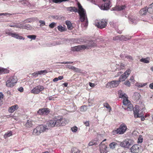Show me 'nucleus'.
I'll return each mask as SVG.
<instances>
[{
  "mask_svg": "<svg viewBox=\"0 0 153 153\" xmlns=\"http://www.w3.org/2000/svg\"><path fill=\"white\" fill-rule=\"evenodd\" d=\"M67 121L65 119L60 116H56L54 119L48 121L46 123L49 129L55 126H60L65 125L67 123Z\"/></svg>",
  "mask_w": 153,
  "mask_h": 153,
  "instance_id": "1",
  "label": "nucleus"
},
{
  "mask_svg": "<svg viewBox=\"0 0 153 153\" xmlns=\"http://www.w3.org/2000/svg\"><path fill=\"white\" fill-rule=\"evenodd\" d=\"M77 5L78 10L75 7H69L67 8L68 10L75 12H78L80 16V20L81 22H83L85 20L87 21V18L86 12L85 10L82 8L80 4L78 3Z\"/></svg>",
  "mask_w": 153,
  "mask_h": 153,
  "instance_id": "2",
  "label": "nucleus"
},
{
  "mask_svg": "<svg viewBox=\"0 0 153 153\" xmlns=\"http://www.w3.org/2000/svg\"><path fill=\"white\" fill-rule=\"evenodd\" d=\"M118 94L119 97L123 99V108L127 111H131L133 110V106L128 100L127 95L121 90L119 91Z\"/></svg>",
  "mask_w": 153,
  "mask_h": 153,
  "instance_id": "3",
  "label": "nucleus"
},
{
  "mask_svg": "<svg viewBox=\"0 0 153 153\" xmlns=\"http://www.w3.org/2000/svg\"><path fill=\"white\" fill-rule=\"evenodd\" d=\"M49 130L47 125H41L37 126L33 131V134L35 136H39L41 133L46 132Z\"/></svg>",
  "mask_w": 153,
  "mask_h": 153,
  "instance_id": "4",
  "label": "nucleus"
},
{
  "mask_svg": "<svg viewBox=\"0 0 153 153\" xmlns=\"http://www.w3.org/2000/svg\"><path fill=\"white\" fill-rule=\"evenodd\" d=\"M127 129L126 125L124 123H122L116 130L113 131V134H123L126 132Z\"/></svg>",
  "mask_w": 153,
  "mask_h": 153,
  "instance_id": "5",
  "label": "nucleus"
},
{
  "mask_svg": "<svg viewBox=\"0 0 153 153\" xmlns=\"http://www.w3.org/2000/svg\"><path fill=\"white\" fill-rule=\"evenodd\" d=\"M107 24V21L105 19L97 20L95 21L94 25L98 28L102 29L105 27Z\"/></svg>",
  "mask_w": 153,
  "mask_h": 153,
  "instance_id": "6",
  "label": "nucleus"
},
{
  "mask_svg": "<svg viewBox=\"0 0 153 153\" xmlns=\"http://www.w3.org/2000/svg\"><path fill=\"white\" fill-rule=\"evenodd\" d=\"M133 141L131 139H126L122 142H120V146L126 148H128L129 147L133 144Z\"/></svg>",
  "mask_w": 153,
  "mask_h": 153,
  "instance_id": "7",
  "label": "nucleus"
},
{
  "mask_svg": "<svg viewBox=\"0 0 153 153\" xmlns=\"http://www.w3.org/2000/svg\"><path fill=\"white\" fill-rule=\"evenodd\" d=\"M44 89V87L43 86L38 85L34 88L33 89L31 90V92L33 94H37L39 93Z\"/></svg>",
  "mask_w": 153,
  "mask_h": 153,
  "instance_id": "8",
  "label": "nucleus"
},
{
  "mask_svg": "<svg viewBox=\"0 0 153 153\" xmlns=\"http://www.w3.org/2000/svg\"><path fill=\"white\" fill-rule=\"evenodd\" d=\"M120 83V82L119 81H113L110 82L108 83L106 86L107 88H114L117 87Z\"/></svg>",
  "mask_w": 153,
  "mask_h": 153,
  "instance_id": "9",
  "label": "nucleus"
},
{
  "mask_svg": "<svg viewBox=\"0 0 153 153\" xmlns=\"http://www.w3.org/2000/svg\"><path fill=\"white\" fill-rule=\"evenodd\" d=\"M141 146L139 145H133L130 148V150L132 153H138L140 151Z\"/></svg>",
  "mask_w": 153,
  "mask_h": 153,
  "instance_id": "10",
  "label": "nucleus"
},
{
  "mask_svg": "<svg viewBox=\"0 0 153 153\" xmlns=\"http://www.w3.org/2000/svg\"><path fill=\"white\" fill-rule=\"evenodd\" d=\"M133 110L134 111V114L135 117L138 118L141 117L143 116L142 113H139V107L136 106L134 108H133Z\"/></svg>",
  "mask_w": 153,
  "mask_h": 153,
  "instance_id": "11",
  "label": "nucleus"
},
{
  "mask_svg": "<svg viewBox=\"0 0 153 153\" xmlns=\"http://www.w3.org/2000/svg\"><path fill=\"white\" fill-rule=\"evenodd\" d=\"M50 112L49 109L47 108H43L39 109L37 111V113L40 115H46Z\"/></svg>",
  "mask_w": 153,
  "mask_h": 153,
  "instance_id": "12",
  "label": "nucleus"
},
{
  "mask_svg": "<svg viewBox=\"0 0 153 153\" xmlns=\"http://www.w3.org/2000/svg\"><path fill=\"white\" fill-rule=\"evenodd\" d=\"M99 146L101 153H107V146L105 144L102 143V142L100 144Z\"/></svg>",
  "mask_w": 153,
  "mask_h": 153,
  "instance_id": "13",
  "label": "nucleus"
},
{
  "mask_svg": "<svg viewBox=\"0 0 153 153\" xmlns=\"http://www.w3.org/2000/svg\"><path fill=\"white\" fill-rule=\"evenodd\" d=\"M18 81L17 77L16 76L10 77V88L15 86Z\"/></svg>",
  "mask_w": 153,
  "mask_h": 153,
  "instance_id": "14",
  "label": "nucleus"
},
{
  "mask_svg": "<svg viewBox=\"0 0 153 153\" xmlns=\"http://www.w3.org/2000/svg\"><path fill=\"white\" fill-rule=\"evenodd\" d=\"M48 72L46 70L38 71L36 72L32 73L31 74L34 77H37L39 75L46 74Z\"/></svg>",
  "mask_w": 153,
  "mask_h": 153,
  "instance_id": "15",
  "label": "nucleus"
},
{
  "mask_svg": "<svg viewBox=\"0 0 153 153\" xmlns=\"http://www.w3.org/2000/svg\"><path fill=\"white\" fill-rule=\"evenodd\" d=\"M66 67L70 69H71L73 71L78 72H80L81 70L77 68H76L74 66H71L70 65H66Z\"/></svg>",
  "mask_w": 153,
  "mask_h": 153,
  "instance_id": "16",
  "label": "nucleus"
},
{
  "mask_svg": "<svg viewBox=\"0 0 153 153\" xmlns=\"http://www.w3.org/2000/svg\"><path fill=\"white\" fill-rule=\"evenodd\" d=\"M86 49H89L96 45V43L92 41H90L88 44L85 45Z\"/></svg>",
  "mask_w": 153,
  "mask_h": 153,
  "instance_id": "17",
  "label": "nucleus"
},
{
  "mask_svg": "<svg viewBox=\"0 0 153 153\" xmlns=\"http://www.w3.org/2000/svg\"><path fill=\"white\" fill-rule=\"evenodd\" d=\"M126 7L125 5L117 6L112 8L113 10L121 11L125 9Z\"/></svg>",
  "mask_w": 153,
  "mask_h": 153,
  "instance_id": "18",
  "label": "nucleus"
},
{
  "mask_svg": "<svg viewBox=\"0 0 153 153\" xmlns=\"http://www.w3.org/2000/svg\"><path fill=\"white\" fill-rule=\"evenodd\" d=\"M10 36H11L12 37H14L16 39H19L24 40L25 38L22 36H19L18 34H16V33H10Z\"/></svg>",
  "mask_w": 153,
  "mask_h": 153,
  "instance_id": "19",
  "label": "nucleus"
},
{
  "mask_svg": "<svg viewBox=\"0 0 153 153\" xmlns=\"http://www.w3.org/2000/svg\"><path fill=\"white\" fill-rule=\"evenodd\" d=\"M147 12H148V7H146L145 8H143L140 10V13L142 15H145Z\"/></svg>",
  "mask_w": 153,
  "mask_h": 153,
  "instance_id": "20",
  "label": "nucleus"
},
{
  "mask_svg": "<svg viewBox=\"0 0 153 153\" xmlns=\"http://www.w3.org/2000/svg\"><path fill=\"white\" fill-rule=\"evenodd\" d=\"M9 72V70L6 68L0 67V75L6 74Z\"/></svg>",
  "mask_w": 153,
  "mask_h": 153,
  "instance_id": "21",
  "label": "nucleus"
},
{
  "mask_svg": "<svg viewBox=\"0 0 153 153\" xmlns=\"http://www.w3.org/2000/svg\"><path fill=\"white\" fill-rule=\"evenodd\" d=\"M140 97V94L138 92H135L133 96V99L136 100H138Z\"/></svg>",
  "mask_w": 153,
  "mask_h": 153,
  "instance_id": "22",
  "label": "nucleus"
},
{
  "mask_svg": "<svg viewBox=\"0 0 153 153\" xmlns=\"http://www.w3.org/2000/svg\"><path fill=\"white\" fill-rule=\"evenodd\" d=\"M20 28L23 29H26L27 30H30L31 29V27L29 25H23L22 24H20Z\"/></svg>",
  "mask_w": 153,
  "mask_h": 153,
  "instance_id": "23",
  "label": "nucleus"
},
{
  "mask_svg": "<svg viewBox=\"0 0 153 153\" xmlns=\"http://www.w3.org/2000/svg\"><path fill=\"white\" fill-rule=\"evenodd\" d=\"M25 126L27 128H30L32 126V122L30 120H28L25 124Z\"/></svg>",
  "mask_w": 153,
  "mask_h": 153,
  "instance_id": "24",
  "label": "nucleus"
},
{
  "mask_svg": "<svg viewBox=\"0 0 153 153\" xmlns=\"http://www.w3.org/2000/svg\"><path fill=\"white\" fill-rule=\"evenodd\" d=\"M105 2L104 5V6L105 10H106L111 7V6H110L111 2V1H108Z\"/></svg>",
  "mask_w": 153,
  "mask_h": 153,
  "instance_id": "25",
  "label": "nucleus"
},
{
  "mask_svg": "<svg viewBox=\"0 0 153 153\" xmlns=\"http://www.w3.org/2000/svg\"><path fill=\"white\" fill-rule=\"evenodd\" d=\"M86 47L85 45H80L78 46H76V51H78L81 50H84L86 49Z\"/></svg>",
  "mask_w": 153,
  "mask_h": 153,
  "instance_id": "26",
  "label": "nucleus"
},
{
  "mask_svg": "<svg viewBox=\"0 0 153 153\" xmlns=\"http://www.w3.org/2000/svg\"><path fill=\"white\" fill-rule=\"evenodd\" d=\"M18 106L17 105H15L10 107V112L13 113L15 110L18 108Z\"/></svg>",
  "mask_w": 153,
  "mask_h": 153,
  "instance_id": "27",
  "label": "nucleus"
},
{
  "mask_svg": "<svg viewBox=\"0 0 153 153\" xmlns=\"http://www.w3.org/2000/svg\"><path fill=\"white\" fill-rule=\"evenodd\" d=\"M129 20L131 22L134 24H136L138 22V20L137 18H129Z\"/></svg>",
  "mask_w": 153,
  "mask_h": 153,
  "instance_id": "28",
  "label": "nucleus"
},
{
  "mask_svg": "<svg viewBox=\"0 0 153 153\" xmlns=\"http://www.w3.org/2000/svg\"><path fill=\"white\" fill-rule=\"evenodd\" d=\"M148 12L150 14L153 13V3L151 4L148 7Z\"/></svg>",
  "mask_w": 153,
  "mask_h": 153,
  "instance_id": "29",
  "label": "nucleus"
},
{
  "mask_svg": "<svg viewBox=\"0 0 153 153\" xmlns=\"http://www.w3.org/2000/svg\"><path fill=\"white\" fill-rule=\"evenodd\" d=\"M20 24L21 23H14L13 24H10V27H17L20 28Z\"/></svg>",
  "mask_w": 153,
  "mask_h": 153,
  "instance_id": "30",
  "label": "nucleus"
},
{
  "mask_svg": "<svg viewBox=\"0 0 153 153\" xmlns=\"http://www.w3.org/2000/svg\"><path fill=\"white\" fill-rule=\"evenodd\" d=\"M120 40L124 41H126L130 39V38H127V36H123L120 35Z\"/></svg>",
  "mask_w": 153,
  "mask_h": 153,
  "instance_id": "31",
  "label": "nucleus"
},
{
  "mask_svg": "<svg viewBox=\"0 0 153 153\" xmlns=\"http://www.w3.org/2000/svg\"><path fill=\"white\" fill-rule=\"evenodd\" d=\"M117 145L116 143L115 142H112L109 145V147L111 149H114L116 147V146Z\"/></svg>",
  "mask_w": 153,
  "mask_h": 153,
  "instance_id": "32",
  "label": "nucleus"
},
{
  "mask_svg": "<svg viewBox=\"0 0 153 153\" xmlns=\"http://www.w3.org/2000/svg\"><path fill=\"white\" fill-rule=\"evenodd\" d=\"M71 152V153H80V151L76 148H73L72 149Z\"/></svg>",
  "mask_w": 153,
  "mask_h": 153,
  "instance_id": "33",
  "label": "nucleus"
},
{
  "mask_svg": "<svg viewBox=\"0 0 153 153\" xmlns=\"http://www.w3.org/2000/svg\"><path fill=\"white\" fill-rule=\"evenodd\" d=\"M140 61L144 63H148L149 62V58L147 57L145 58H142L140 60Z\"/></svg>",
  "mask_w": 153,
  "mask_h": 153,
  "instance_id": "34",
  "label": "nucleus"
},
{
  "mask_svg": "<svg viewBox=\"0 0 153 153\" xmlns=\"http://www.w3.org/2000/svg\"><path fill=\"white\" fill-rule=\"evenodd\" d=\"M146 84V83H139L137 82L135 83V85L136 86L138 87H142L145 86Z\"/></svg>",
  "mask_w": 153,
  "mask_h": 153,
  "instance_id": "35",
  "label": "nucleus"
},
{
  "mask_svg": "<svg viewBox=\"0 0 153 153\" xmlns=\"http://www.w3.org/2000/svg\"><path fill=\"white\" fill-rule=\"evenodd\" d=\"M66 24L67 25L68 28V29L71 30L72 29V24L70 21H66Z\"/></svg>",
  "mask_w": 153,
  "mask_h": 153,
  "instance_id": "36",
  "label": "nucleus"
},
{
  "mask_svg": "<svg viewBox=\"0 0 153 153\" xmlns=\"http://www.w3.org/2000/svg\"><path fill=\"white\" fill-rule=\"evenodd\" d=\"M127 78L123 74L119 78V80H118L120 82L121 81H124Z\"/></svg>",
  "mask_w": 153,
  "mask_h": 153,
  "instance_id": "37",
  "label": "nucleus"
},
{
  "mask_svg": "<svg viewBox=\"0 0 153 153\" xmlns=\"http://www.w3.org/2000/svg\"><path fill=\"white\" fill-rule=\"evenodd\" d=\"M131 71L130 69H128L123 74L125 75L127 78L130 74Z\"/></svg>",
  "mask_w": 153,
  "mask_h": 153,
  "instance_id": "38",
  "label": "nucleus"
},
{
  "mask_svg": "<svg viewBox=\"0 0 153 153\" xmlns=\"http://www.w3.org/2000/svg\"><path fill=\"white\" fill-rule=\"evenodd\" d=\"M117 66L116 67L119 69H123L125 67V65L123 63L120 64V65H117Z\"/></svg>",
  "mask_w": 153,
  "mask_h": 153,
  "instance_id": "39",
  "label": "nucleus"
},
{
  "mask_svg": "<svg viewBox=\"0 0 153 153\" xmlns=\"http://www.w3.org/2000/svg\"><path fill=\"white\" fill-rule=\"evenodd\" d=\"M57 29L59 31L61 32H62L65 30V28L62 27L61 25L58 26Z\"/></svg>",
  "mask_w": 153,
  "mask_h": 153,
  "instance_id": "40",
  "label": "nucleus"
},
{
  "mask_svg": "<svg viewBox=\"0 0 153 153\" xmlns=\"http://www.w3.org/2000/svg\"><path fill=\"white\" fill-rule=\"evenodd\" d=\"M28 38L32 40H35L36 37V36L35 35H29L27 36Z\"/></svg>",
  "mask_w": 153,
  "mask_h": 153,
  "instance_id": "41",
  "label": "nucleus"
},
{
  "mask_svg": "<svg viewBox=\"0 0 153 153\" xmlns=\"http://www.w3.org/2000/svg\"><path fill=\"white\" fill-rule=\"evenodd\" d=\"M125 58H126L130 61H131L133 60L132 57L130 56L125 55Z\"/></svg>",
  "mask_w": 153,
  "mask_h": 153,
  "instance_id": "42",
  "label": "nucleus"
},
{
  "mask_svg": "<svg viewBox=\"0 0 153 153\" xmlns=\"http://www.w3.org/2000/svg\"><path fill=\"white\" fill-rule=\"evenodd\" d=\"M78 128L76 126H74L71 128V130L73 132H76L77 131Z\"/></svg>",
  "mask_w": 153,
  "mask_h": 153,
  "instance_id": "43",
  "label": "nucleus"
},
{
  "mask_svg": "<svg viewBox=\"0 0 153 153\" xmlns=\"http://www.w3.org/2000/svg\"><path fill=\"white\" fill-rule=\"evenodd\" d=\"M104 107H105L106 108L109 109L110 110V111L111 110V108L109 105L107 103H105L104 105Z\"/></svg>",
  "mask_w": 153,
  "mask_h": 153,
  "instance_id": "44",
  "label": "nucleus"
},
{
  "mask_svg": "<svg viewBox=\"0 0 153 153\" xmlns=\"http://www.w3.org/2000/svg\"><path fill=\"white\" fill-rule=\"evenodd\" d=\"M124 84L126 85L128 87H130L131 86L130 83L128 80H126L124 83Z\"/></svg>",
  "mask_w": 153,
  "mask_h": 153,
  "instance_id": "45",
  "label": "nucleus"
},
{
  "mask_svg": "<svg viewBox=\"0 0 153 153\" xmlns=\"http://www.w3.org/2000/svg\"><path fill=\"white\" fill-rule=\"evenodd\" d=\"M39 22L40 23V26L42 27L45 25V21L40 20Z\"/></svg>",
  "mask_w": 153,
  "mask_h": 153,
  "instance_id": "46",
  "label": "nucleus"
},
{
  "mask_svg": "<svg viewBox=\"0 0 153 153\" xmlns=\"http://www.w3.org/2000/svg\"><path fill=\"white\" fill-rule=\"evenodd\" d=\"M113 39L114 41L120 40V35L114 37L113 38Z\"/></svg>",
  "mask_w": 153,
  "mask_h": 153,
  "instance_id": "47",
  "label": "nucleus"
},
{
  "mask_svg": "<svg viewBox=\"0 0 153 153\" xmlns=\"http://www.w3.org/2000/svg\"><path fill=\"white\" fill-rule=\"evenodd\" d=\"M97 144L96 143L94 142H90L88 145L89 146H91L93 145H95Z\"/></svg>",
  "mask_w": 153,
  "mask_h": 153,
  "instance_id": "48",
  "label": "nucleus"
},
{
  "mask_svg": "<svg viewBox=\"0 0 153 153\" xmlns=\"http://www.w3.org/2000/svg\"><path fill=\"white\" fill-rule=\"evenodd\" d=\"M129 80L131 81V82L133 84L135 82V80L134 79V78L133 76H131L130 77Z\"/></svg>",
  "mask_w": 153,
  "mask_h": 153,
  "instance_id": "49",
  "label": "nucleus"
},
{
  "mask_svg": "<svg viewBox=\"0 0 153 153\" xmlns=\"http://www.w3.org/2000/svg\"><path fill=\"white\" fill-rule=\"evenodd\" d=\"M86 107L85 105L82 106L81 107L80 110V111H84L86 110Z\"/></svg>",
  "mask_w": 153,
  "mask_h": 153,
  "instance_id": "50",
  "label": "nucleus"
},
{
  "mask_svg": "<svg viewBox=\"0 0 153 153\" xmlns=\"http://www.w3.org/2000/svg\"><path fill=\"white\" fill-rule=\"evenodd\" d=\"M55 23L53 22L51 23L49 25V27L50 28H53L55 27Z\"/></svg>",
  "mask_w": 153,
  "mask_h": 153,
  "instance_id": "51",
  "label": "nucleus"
},
{
  "mask_svg": "<svg viewBox=\"0 0 153 153\" xmlns=\"http://www.w3.org/2000/svg\"><path fill=\"white\" fill-rule=\"evenodd\" d=\"M24 4L25 5L29 6L30 5V3L28 1H25L24 2Z\"/></svg>",
  "mask_w": 153,
  "mask_h": 153,
  "instance_id": "52",
  "label": "nucleus"
},
{
  "mask_svg": "<svg viewBox=\"0 0 153 153\" xmlns=\"http://www.w3.org/2000/svg\"><path fill=\"white\" fill-rule=\"evenodd\" d=\"M9 137H10V132H8L7 133L4 134V137L5 138H6Z\"/></svg>",
  "mask_w": 153,
  "mask_h": 153,
  "instance_id": "53",
  "label": "nucleus"
},
{
  "mask_svg": "<svg viewBox=\"0 0 153 153\" xmlns=\"http://www.w3.org/2000/svg\"><path fill=\"white\" fill-rule=\"evenodd\" d=\"M62 64H72L73 63L72 62H63L60 63Z\"/></svg>",
  "mask_w": 153,
  "mask_h": 153,
  "instance_id": "54",
  "label": "nucleus"
},
{
  "mask_svg": "<svg viewBox=\"0 0 153 153\" xmlns=\"http://www.w3.org/2000/svg\"><path fill=\"white\" fill-rule=\"evenodd\" d=\"M18 91L21 92H23L24 91V89L22 87H20L18 89Z\"/></svg>",
  "mask_w": 153,
  "mask_h": 153,
  "instance_id": "55",
  "label": "nucleus"
},
{
  "mask_svg": "<svg viewBox=\"0 0 153 153\" xmlns=\"http://www.w3.org/2000/svg\"><path fill=\"white\" fill-rule=\"evenodd\" d=\"M143 139L142 138L140 137L139 138L137 141L138 143H142L143 141Z\"/></svg>",
  "mask_w": 153,
  "mask_h": 153,
  "instance_id": "56",
  "label": "nucleus"
},
{
  "mask_svg": "<svg viewBox=\"0 0 153 153\" xmlns=\"http://www.w3.org/2000/svg\"><path fill=\"white\" fill-rule=\"evenodd\" d=\"M71 50L74 51H76V46L71 47Z\"/></svg>",
  "mask_w": 153,
  "mask_h": 153,
  "instance_id": "57",
  "label": "nucleus"
},
{
  "mask_svg": "<svg viewBox=\"0 0 153 153\" xmlns=\"http://www.w3.org/2000/svg\"><path fill=\"white\" fill-rule=\"evenodd\" d=\"M8 15H9L10 14L8 13H0V16H7Z\"/></svg>",
  "mask_w": 153,
  "mask_h": 153,
  "instance_id": "58",
  "label": "nucleus"
},
{
  "mask_svg": "<svg viewBox=\"0 0 153 153\" xmlns=\"http://www.w3.org/2000/svg\"><path fill=\"white\" fill-rule=\"evenodd\" d=\"M6 85L8 87H10V81L8 80L6 82Z\"/></svg>",
  "mask_w": 153,
  "mask_h": 153,
  "instance_id": "59",
  "label": "nucleus"
},
{
  "mask_svg": "<svg viewBox=\"0 0 153 153\" xmlns=\"http://www.w3.org/2000/svg\"><path fill=\"white\" fill-rule=\"evenodd\" d=\"M89 85L91 87H94L95 86V85L94 83H92L91 82H89Z\"/></svg>",
  "mask_w": 153,
  "mask_h": 153,
  "instance_id": "60",
  "label": "nucleus"
},
{
  "mask_svg": "<svg viewBox=\"0 0 153 153\" xmlns=\"http://www.w3.org/2000/svg\"><path fill=\"white\" fill-rule=\"evenodd\" d=\"M149 87L151 89H153V82L150 84Z\"/></svg>",
  "mask_w": 153,
  "mask_h": 153,
  "instance_id": "61",
  "label": "nucleus"
},
{
  "mask_svg": "<svg viewBox=\"0 0 153 153\" xmlns=\"http://www.w3.org/2000/svg\"><path fill=\"white\" fill-rule=\"evenodd\" d=\"M84 124L85 125L87 126H89V122L88 121H86L84 123Z\"/></svg>",
  "mask_w": 153,
  "mask_h": 153,
  "instance_id": "62",
  "label": "nucleus"
},
{
  "mask_svg": "<svg viewBox=\"0 0 153 153\" xmlns=\"http://www.w3.org/2000/svg\"><path fill=\"white\" fill-rule=\"evenodd\" d=\"M3 94L1 93H0V100L3 98Z\"/></svg>",
  "mask_w": 153,
  "mask_h": 153,
  "instance_id": "63",
  "label": "nucleus"
},
{
  "mask_svg": "<svg viewBox=\"0 0 153 153\" xmlns=\"http://www.w3.org/2000/svg\"><path fill=\"white\" fill-rule=\"evenodd\" d=\"M48 99L50 100H54V98L53 97L51 96H50V97H49Z\"/></svg>",
  "mask_w": 153,
  "mask_h": 153,
  "instance_id": "64",
  "label": "nucleus"
}]
</instances>
